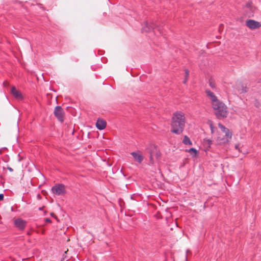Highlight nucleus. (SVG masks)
I'll list each match as a JSON object with an SVG mask.
<instances>
[{
  "instance_id": "obj_20",
  "label": "nucleus",
  "mask_w": 261,
  "mask_h": 261,
  "mask_svg": "<svg viewBox=\"0 0 261 261\" xmlns=\"http://www.w3.org/2000/svg\"><path fill=\"white\" fill-rule=\"evenodd\" d=\"M210 127L212 131V133H213L214 126L213 125V124L212 123L210 124Z\"/></svg>"
},
{
  "instance_id": "obj_11",
  "label": "nucleus",
  "mask_w": 261,
  "mask_h": 261,
  "mask_svg": "<svg viewBox=\"0 0 261 261\" xmlns=\"http://www.w3.org/2000/svg\"><path fill=\"white\" fill-rule=\"evenodd\" d=\"M135 160L139 163H141L143 160V156L138 152H133L130 153Z\"/></svg>"
},
{
  "instance_id": "obj_19",
  "label": "nucleus",
  "mask_w": 261,
  "mask_h": 261,
  "mask_svg": "<svg viewBox=\"0 0 261 261\" xmlns=\"http://www.w3.org/2000/svg\"><path fill=\"white\" fill-rule=\"evenodd\" d=\"M149 153H150V161L151 162H153V152L151 151H149Z\"/></svg>"
},
{
  "instance_id": "obj_13",
  "label": "nucleus",
  "mask_w": 261,
  "mask_h": 261,
  "mask_svg": "<svg viewBox=\"0 0 261 261\" xmlns=\"http://www.w3.org/2000/svg\"><path fill=\"white\" fill-rule=\"evenodd\" d=\"M182 143L185 145H191L192 144L191 141L187 136H184Z\"/></svg>"
},
{
  "instance_id": "obj_30",
  "label": "nucleus",
  "mask_w": 261,
  "mask_h": 261,
  "mask_svg": "<svg viewBox=\"0 0 261 261\" xmlns=\"http://www.w3.org/2000/svg\"><path fill=\"white\" fill-rule=\"evenodd\" d=\"M158 30H159V31L160 32V34H163V33L161 31V28H159V29H158Z\"/></svg>"
},
{
  "instance_id": "obj_25",
  "label": "nucleus",
  "mask_w": 261,
  "mask_h": 261,
  "mask_svg": "<svg viewBox=\"0 0 261 261\" xmlns=\"http://www.w3.org/2000/svg\"><path fill=\"white\" fill-rule=\"evenodd\" d=\"M7 169L10 171V172H12L13 171V169L10 167H8Z\"/></svg>"
},
{
  "instance_id": "obj_8",
  "label": "nucleus",
  "mask_w": 261,
  "mask_h": 261,
  "mask_svg": "<svg viewBox=\"0 0 261 261\" xmlns=\"http://www.w3.org/2000/svg\"><path fill=\"white\" fill-rule=\"evenodd\" d=\"M11 93L16 99H21L23 98L21 93L15 87L11 88Z\"/></svg>"
},
{
  "instance_id": "obj_14",
  "label": "nucleus",
  "mask_w": 261,
  "mask_h": 261,
  "mask_svg": "<svg viewBox=\"0 0 261 261\" xmlns=\"http://www.w3.org/2000/svg\"><path fill=\"white\" fill-rule=\"evenodd\" d=\"M209 85L210 87L213 89L216 88L215 83L212 79H211L209 81Z\"/></svg>"
},
{
  "instance_id": "obj_18",
  "label": "nucleus",
  "mask_w": 261,
  "mask_h": 261,
  "mask_svg": "<svg viewBox=\"0 0 261 261\" xmlns=\"http://www.w3.org/2000/svg\"><path fill=\"white\" fill-rule=\"evenodd\" d=\"M185 77L188 78L189 75V71L188 69H185Z\"/></svg>"
},
{
  "instance_id": "obj_12",
  "label": "nucleus",
  "mask_w": 261,
  "mask_h": 261,
  "mask_svg": "<svg viewBox=\"0 0 261 261\" xmlns=\"http://www.w3.org/2000/svg\"><path fill=\"white\" fill-rule=\"evenodd\" d=\"M245 7L248 8L252 13L254 12L256 10V8L252 5V2L250 1H249L245 4Z\"/></svg>"
},
{
  "instance_id": "obj_26",
  "label": "nucleus",
  "mask_w": 261,
  "mask_h": 261,
  "mask_svg": "<svg viewBox=\"0 0 261 261\" xmlns=\"http://www.w3.org/2000/svg\"><path fill=\"white\" fill-rule=\"evenodd\" d=\"M66 257V256L63 255V257L61 258V261H64L65 258Z\"/></svg>"
},
{
  "instance_id": "obj_17",
  "label": "nucleus",
  "mask_w": 261,
  "mask_h": 261,
  "mask_svg": "<svg viewBox=\"0 0 261 261\" xmlns=\"http://www.w3.org/2000/svg\"><path fill=\"white\" fill-rule=\"evenodd\" d=\"M189 152L190 153L194 152L195 154H197V151L194 148H191L189 150Z\"/></svg>"
},
{
  "instance_id": "obj_23",
  "label": "nucleus",
  "mask_w": 261,
  "mask_h": 261,
  "mask_svg": "<svg viewBox=\"0 0 261 261\" xmlns=\"http://www.w3.org/2000/svg\"><path fill=\"white\" fill-rule=\"evenodd\" d=\"M50 215V216H52L53 217H54V218H55L56 219H57V217L56 215L54 213H51Z\"/></svg>"
},
{
  "instance_id": "obj_1",
  "label": "nucleus",
  "mask_w": 261,
  "mask_h": 261,
  "mask_svg": "<svg viewBox=\"0 0 261 261\" xmlns=\"http://www.w3.org/2000/svg\"><path fill=\"white\" fill-rule=\"evenodd\" d=\"M185 123V117L183 113L180 111L174 113L172 118L171 132L177 135L180 134L184 129Z\"/></svg>"
},
{
  "instance_id": "obj_21",
  "label": "nucleus",
  "mask_w": 261,
  "mask_h": 261,
  "mask_svg": "<svg viewBox=\"0 0 261 261\" xmlns=\"http://www.w3.org/2000/svg\"><path fill=\"white\" fill-rule=\"evenodd\" d=\"M205 141L207 142V144H208L209 146H210V145H211V144L212 143V140H210V139H207V140H206Z\"/></svg>"
},
{
  "instance_id": "obj_7",
  "label": "nucleus",
  "mask_w": 261,
  "mask_h": 261,
  "mask_svg": "<svg viewBox=\"0 0 261 261\" xmlns=\"http://www.w3.org/2000/svg\"><path fill=\"white\" fill-rule=\"evenodd\" d=\"M205 93L207 96L211 98L212 101V105L220 100L217 98V96L214 94V93L211 91L209 90H206Z\"/></svg>"
},
{
  "instance_id": "obj_10",
  "label": "nucleus",
  "mask_w": 261,
  "mask_h": 261,
  "mask_svg": "<svg viewBox=\"0 0 261 261\" xmlns=\"http://www.w3.org/2000/svg\"><path fill=\"white\" fill-rule=\"evenodd\" d=\"M107 125V122L105 120L98 119L96 123V126L99 130L105 129Z\"/></svg>"
},
{
  "instance_id": "obj_9",
  "label": "nucleus",
  "mask_w": 261,
  "mask_h": 261,
  "mask_svg": "<svg viewBox=\"0 0 261 261\" xmlns=\"http://www.w3.org/2000/svg\"><path fill=\"white\" fill-rule=\"evenodd\" d=\"M157 25L154 23L149 24L146 22L144 26L142 28V31L143 32H148L155 29Z\"/></svg>"
},
{
  "instance_id": "obj_4",
  "label": "nucleus",
  "mask_w": 261,
  "mask_h": 261,
  "mask_svg": "<svg viewBox=\"0 0 261 261\" xmlns=\"http://www.w3.org/2000/svg\"><path fill=\"white\" fill-rule=\"evenodd\" d=\"M54 115L58 120L61 122L64 121V112L61 106H57L54 110Z\"/></svg>"
},
{
  "instance_id": "obj_15",
  "label": "nucleus",
  "mask_w": 261,
  "mask_h": 261,
  "mask_svg": "<svg viewBox=\"0 0 261 261\" xmlns=\"http://www.w3.org/2000/svg\"><path fill=\"white\" fill-rule=\"evenodd\" d=\"M219 127L221 128V129L223 131V132H228V129L226 128L224 125H223L221 123H219Z\"/></svg>"
},
{
  "instance_id": "obj_24",
  "label": "nucleus",
  "mask_w": 261,
  "mask_h": 261,
  "mask_svg": "<svg viewBox=\"0 0 261 261\" xmlns=\"http://www.w3.org/2000/svg\"><path fill=\"white\" fill-rule=\"evenodd\" d=\"M45 221L46 222H48V223H51V220L50 219H49V218H46L45 219Z\"/></svg>"
},
{
  "instance_id": "obj_22",
  "label": "nucleus",
  "mask_w": 261,
  "mask_h": 261,
  "mask_svg": "<svg viewBox=\"0 0 261 261\" xmlns=\"http://www.w3.org/2000/svg\"><path fill=\"white\" fill-rule=\"evenodd\" d=\"M4 196L3 194H0V201H2L4 199Z\"/></svg>"
},
{
  "instance_id": "obj_6",
  "label": "nucleus",
  "mask_w": 261,
  "mask_h": 261,
  "mask_svg": "<svg viewBox=\"0 0 261 261\" xmlns=\"http://www.w3.org/2000/svg\"><path fill=\"white\" fill-rule=\"evenodd\" d=\"M246 24L247 27L251 30L258 29L261 26V24L259 22L253 19H249L247 20Z\"/></svg>"
},
{
  "instance_id": "obj_16",
  "label": "nucleus",
  "mask_w": 261,
  "mask_h": 261,
  "mask_svg": "<svg viewBox=\"0 0 261 261\" xmlns=\"http://www.w3.org/2000/svg\"><path fill=\"white\" fill-rule=\"evenodd\" d=\"M224 133H225V135H226V136L228 138H231V136H232V134L231 132H229V130L228 129V132H224Z\"/></svg>"
},
{
  "instance_id": "obj_28",
  "label": "nucleus",
  "mask_w": 261,
  "mask_h": 261,
  "mask_svg": "<svg viewBox=\"0 0 261 261\" xmlns=\"http://www.w3.org/2000/svg\"><path fill=\"white\" fill-rule=\"evenodd\" d=\"M188 79L187 77H185V79L184 80V81H183V83L184 84H186L187 83V81L188 80Z\"/></svg>"
},
{
  "instance_id": "obj_29",
  "label": "nucleus",
  "mask_w": 261,
  "mask_h": 261,
  "mask_svg": "<svg viewBox=\"0 0 261 261\" xmlns=\"http://www.w3.org/2000/svg\"><path fill=\"white\" fill-rule=\"evenodd\" d=\"M239 144L238 145H235V148H236V149H238L239 151H240V149H239Z\"/></svg>"
},
{
  "instance_id": "obj_27",
  "label": "nucleus",
  "mask_w": 261,
  "mask_h": 261,
  "mask_svg": "<svg viewBox=\"0 0 261 261\" xmlns=\"http://www.w3.org/2000/svg\"><path fill=\"white\" fill-rule=\"evenodd\" d=\"M160 156V153L159 152H157L156 153V158H158Z\"/></svg>"
},
{
  "instance_id": "obj_3",
  "label": "nucleus",
  "mask_w": 261,
  "mask_h": 261,
  "mask_svg": "<svg viewBox=\"0 0 261 261\" xmlns=\"http://www.w3.org/2000/svg\"><path fill=\"white\" fill-rule=\"evenodd\" d=\"M52 192L57 195H64L66 193L65 187L63 184H56L51 188Z\"/></svg>"
},
{
  "instance_id": "obj_5",
  "label": "nucleus",
  "mask_w": 261,
  "mask_h": 261,
  "mask_svg": "<svg viewBox=\"0 0 261 261\" xmlns=\"http://www.w3.org/2000/svg\"><path fill=\"white\" fill-rule=\"evenodd\" d=\"M14 225L20 230H23L26 227L27 221L21 218H17L14 221Z\"/></svg>"
},
{
  "instance_id": "obj_2",
  "label": "nucleus",
  "mask_w": 261,
  "mask_h": 261,
  "mask_svg": "<svg viewBox=\"0 0 261 261\" xmlns=\"http://www.w3.org/2000/svg\"><path fill=\"white\" fill-rule=\"evenodd\" d=\"M212 106L214 114L217 118L223 119L227 117L228 114V108L224 103L219 100Z\"/></svg>"
},
{
  "instance_id": "obj_31",
  "label": "nucleus",
  "mask_w": 261,
  "mask_h": 261,
  "mask_svg": "<svg viewBox=\"0 0 261 261\" xmlns=\"http://www.w3.org/2000/svg\"><path fill=\"white\" fill-rule=\"evenodd\" d=\"M67 251L68 250L64 252V254H63V255H64V256H66V254L67 253Z\"/></svg>"
}]
</instances>
